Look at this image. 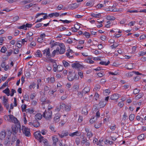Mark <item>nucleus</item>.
Instances as JSON below:
<instances>
[{"mask_svg":"<svg viewBox=\"0 0 146 146\" xmlns=\"http://www.w3.org/2000/svg\"><path fill=\"white\" fill-rule=\"evenodd\" d=\"M93 1H88L86 4L87 6H92L93 5Z\"/></svg>","mask_w":146,"mask_h":146,"instance_id":"obj_54","label":"nucleus"},{"mask_svg":"<svg viewBox=\"0 0 146 146\" xmlns=\"http://www.w3.org/2000/svg\"><path fill=\"white\" fill-rule=\"evenodd\" d=\"M70 6H71V9L72 10L75 9L78 7V6L75 4H71Z\"/></svg>","mask_w":146,"mask_h":146,"instance_id":"obj_44","label":"nucleus"},{"mask_svg":"<svg viewBox=\"0 0 146 146\" xmlns=\"http://www.w3.org/2000/svg\"><path fill=\"white\" fill-rule=\"evenodd\" d=\"M60 115L58 113H56L55 114L54 118V121L55 123H57L60 121Z\"/></svg>","mask_w":146,"mask_h":146,"instance_id":"obj_15","label":"nucleus"},{"mask_svg":"<svg viewBox=\"0 0 146 146\" xmlns=\"http://www.w3.org/2000/svg\"><path fill=\"white\" fill-rule=\"evenodd\" d=\"M80 139L78 137H77L75 140V142L76 143L77 145H78L80 143Z\"/></svg>","mask_w":146,"mask_h":146,"instance_id":"obj_38","label":"nucleus"},{"mask_svg":"<svg viewBox=\"0 0 146 146\" xmlns=\"http://www.w3.org/2000/svg\"><path fill=\"white\" fill-rule=\"evenodd\" d=\"M79 86L78 85L75 84L74 85L73 88L72 90L74 91H76L78 89Z\"/></svg>","mask_w":146,"mask_h":146,"instance_id":"obj_34","label":"nucleus"},{"mask_svg":"<svg viewBox=\"0 0 146 146\" xmlns=\"http://www.w3.org/2000/svg\"><path fill=\"white\" fill-rule=\"evenodd\" d=\"M102 123L101 122H98L96 123L94 125V126L96 128H99L101 125Z\"/></svg>","mask_w":146,"mask_h":146,"instance_id":"obj_33","label":"nucleus"},{"mask_svg":"<svg viewBox=\"0 0 146 146\" xmlns=\"http://www.w3.org/2000/svg\"><path fill=\"white\" fill-rule=\"evenodd\" d=\"M138 54L140 56H144L145 55L144 52L142 51H139L138 52Z\"/></svg>","mask_w":146,"mask_h":146,"instance_id":"obj_62","label":"nucleus"},{"mask_svg":"<svg viewBox=\"0 0 146 146\" xmlns=\"http://www.w3.org/2000/svg\"><path fill=\"white\" fill-rule=\"evenodd\" d=\"M56 90L55 89L51 91L49 90L48 92V94L50 96H52L54 94V92H56Z\"/></svg>","mask_w":146,"mask_h":146,"instance_id":"obj_48","label":"nucleus"},{"mask_svg":"<svg viewBox=\"0 0 146 146\" xmlns=\"http://www.w3.org/2000/svg\"><path fill=\"white\" fill-rule=\"evenodd\" d=\"M119 94H113L110 97V99L111 100H117L119 98Z\"/></svg>","mask_w":146,"mask_h":146,"instance_id":"obj_13","label":"nucleus"},{"mask_svg":"<svg viewBox=\"0 0 146 146\" xmlns=\"http://www.w3.org/2000/svg\"><path fill=\"white\" fill-rule=\"evenodd\" d=\"M140 90L138 89L135 88L134 89L133 91L134 94H136L138 93L139 92Z\"/></svg>","mask_w":146,"mask_h":146,"instance_id":"obj_56","label":"nucleus"},{"mask_svg":"<svg viewBox=\"0 0 146 146\" xmlns=\"http://www.w3.org/2000/svg\"><path fill=\"white\" fill-rule=\"evenodd\" d=\"M87 139L86 138L85 139L84 138L83 139V140L81 141V143L82 145H84L85 144L86 142L87 141Z\"/></svg>","mask_w":146,"mask_h":146,"instance_id":"obj_63","label":"nucleus"},{"mask_svg":"<svg viewBox=\"0 0 146 146\" xmlns=\"http://www.w3.org/2000/svg\"><path fill=\"white\" fill-rule=\"evenodd\" d=\"M13 51L11 50H10L7 53V56H9L12 53Z\"/></svg>","mask_w":146,"mask_h":146,"instance_id":"obj_55","label":"nucleus"},{"mask_svg":"<svg viewBox=\"0 0 146 146\" xmlns=\"http://www.w3.org/2000/svg\"><path fill=\"white\" fill-rule=\"evenodd\" d=\"M90 91V89L89 87H86L82 90V94H85L89 92Z\"/></svg>","mask_w":146,"mask_h":146,"instance_id":"obj_19","label":"nucleus"},{"mask_svg":"<svg viewBox=\"0 0 146 146\" xmlns=\"http://www.w3.org/2000/svg\"><path fill=\"white\" fill-rule=\"evenodd\" d=\"M77 76V75H76L74 73H71L69 72V74L68 77V79L70 81H72L74 80V78L77 79V76Z\"/></svg>","mask_w":146,"mask_h":146,"instance_id":"obj_6","label":"nucleus"},{"mask_svg":"<svg viewBox=\"0 0 146 146\" xmlns=\"http://www.w3.org/2000/svg\"><path fill=\"white\" fill-rule=\"evenodd\" d=\"M66 54L67 57L70 58H72L73 57L72 56L70 55V53L69 51H67L66 52Z\"/></svg>","mask_w":146,"mask_h":146,"instance_id":"obj_53","label":"nucleus"},{"mask_svg":"<svg viewBox=\"0 0 146 146\" xmlns=\"http://www.w3.org/2000/svg\"><path fill=\"white\" fill-rule=\"evenodd\" d=\"M17 137L15 135H14L12 136V139H11V141L13 142H14L17 139Z\"/></svg>","mask_w":146,"mask_h":146,"instance_id":"obj_60","label":"nucleus"},{"mask_svg":"<svg viewBox=\"0 0 146 146\" xmlns=\"http://www.w3.org/2000/svg\"><path fill=\"white\" fill-rule=\"evenodd\" d=\"M91 16L95 18H99L101 16V15L100 13L95 14L94 13H92L91 14Z\"/></svg>","mask_w":146,"mask_h":146,"instance_id":"obj_23","label":"nucleus"},{"mask_svg":"<svg viewBox=\"0 0 146 146\" xmlns=\"http://www.w3.org/2000/svg\"><path fill=\"white\" fill-rule=\"evenodd\" d=\"M106 19L108 20H114L115 19V17L113 16H107Z\"/></svg>","mask_w":146,"mask_h":146,"instance_id":"obj_31","label":"nucleus"},{"mask_svg":"<svg viewBox=\"0 0 146 146\" xmlns=\"http://www.w3.org/2000/svg\"><path fill=\"white\" fill-rule=\"evenodd\" d=\"M6 134L5 130L2 131L0 133V140L4 139L5 137Z\"/></svg>","mask_w":146,"mask_h":146,"instance_id":"obj_11","label":"nucleus"},{"mask_svg":"<svg viewBox=\"0 0 146 146\" xmlns=\"http://www.w3.org/2000/svg\"><path fill=\"white\" fill-rule=\"evenodd\" d=\"M69 133L68 131H63L62 132L61 134L59 133L58 135L59 137L61 138L64 137H66L68 136L69 135Z\"/></svg>","mask_w":146,"mask_h":146,"instance_id":"obj_12","label":"nucleus"},{"mask_svg":"<svg viewBox=\"0 0 146 146\" xmlns=\"http://www.w3.org/2000/svg\"><path fill=\"white\" fill-rule=\"evenodd\" d=\"M32 0H25L22 1V3L24 4H25L27 3H29L32 2Z\"/></svg>","mask_w":146,"mask_h":146,"instance_id":"obj_46","label":"nucleus"},{"mask_svg":"<svg viewBox=\"0 0 146 146\" xmlns=\"http://www.w3.org/2000/svg\"><path fill=\"white\" fill-rule=\"evenodd\" d=\"M133 64L131 63L127 64L125 65V67L128 70H131L133 68Z\"/></svg>","mask_w":146,"mask_h":146,"instance_id":"obj_16","label":"nucleus"},{"mask_svg":"<svg viewBox=\"0 0 146 146\" xmlns=\"http://www.w3.org/2000/svg\"><path fill=\"white\" fill-rule=\"evenodd\" d=\"M34 135L36 139L38 140L40 142H43L44 143V146H50L48 143L47 139H45L40 134V132H35L34 133Z\"/></svg>","mask_w":146,"mask_h":146,"instance_id":"obj_1","label":"nucleus"},{"mask_svg":"<svg viewBox=\"0 0 146 146\" xmlns=\"http://www.w3.org/2000/svg\"><path fill=\"white\" fill-rule=\"evenodd\" d=\"M53 71L54 72H56L58 70V66H57L56 62H54L53 64Z\"/></svg>","mask_w":146,"mask_h":146,"instance_id":"obj_28","label":"nucleus"},{"mask_svg":"<svg viewBox=\"0 0 146 146\" xmlns=\"http://www.w3.org/2000/svg\"><path fill=\"white\" fill-rule=\"evenodd\" d=\"M36 86V84L34 82H33L29 86V88L30 89L32 88H34Z\"/></svg>","mask_w":146,"mask_h":146,"instance_id":"obj_57","label":"nucleus"},{"mask_svg":"<svg viewBox=\"0 0 146 146\" xmlns=\"http://www.w3.org/2000/svg\"><path fill=\"white\" fill-rule=\"evenodd\" d=\"M71 66L73 68H80L82 67V65L77 62H76L72 64Z\"/></svg>","mask_w":146,"mask_h":146,"instance_id":"obj_9","label":"nucleus"},{"mask_svg":"<svg viewBox=\"0 0 146 146\" xmlns=\"http://www.w3.org/2000/svg\"><path fill=\"white\" fill-rule=\"evenodd\" d=\"M85 131L86 133V135L89 139L91 137L93 136V134L91 131H90L89 129L85 127Z\"/></svg>","mask_w":146,"mask_h":146,"instance_id":"obj_8","label":"nucleus"},{"mask_svg":"<svg viewBox=\"0 0 146 146\" xmlns=\"http://www.w3.org/2000/svg\"><path fill=\"white\" fill-rule=\"evenodd\" d=\"M50 55V49L49 48H48L47 49H46V54L45 56H46L47 57H49Z\"/></svg>","mask_w":146,"mask_h":146,"instance_id":"obj_32","label":"nucleus"},{"mask_svg":"<svg viewBox=\"0 0 146 146\" xmlns=\"http://www.w3.org/2000/svg\"><path fill=\"white\" fill-rule=\"evenodd\" d=\"M9 121L10 122L16 123L18 122V120L17 118L12 115L10 114L9 115Z\"/></svg>","mask_w":146,"mask_h":146,"instance_id":"obj_7","label":"nucleus"},{"mask_svg":"<svg viewBox=\"0 0 146 146\" xmlns=\"http://www.w3.org/2000/svg\"><path fill=\"white\" fill-rule=\"evenodd\" d=\"M22 41H18V42H21L22 43L23 45L24 44L25 42H27L28 41V39L27 38H25L23 39L22 40Z\"/></svg>","mask_w":146,"mask_h":146,"instance_id":"obj_58","label":"nucleus"},{"mask_svg":"<svg viewBox=\"0 0 146 146\" xmlns=\"http://www.w3.org/2000/svg\"><path fill=\"white\" fill-rule=\"evenodd\" d=\"M35 5V4H33V3H31L29 5H27L25 6V8L28 9L31 7L33 5Z\"/></svg>","mask_w":146,"mask_h":146,"instance_id":"obj_45","label":"nucleus"},{"mask_svg":"<svg viewBox=\"0 0 146 146\" xmlns=\"http://www.w3.org/2000/svg\"><path fill=\"white\" fill-rule=\"evenodd\" d=\"M52 111L49 109L45 110L42 114L43 117L46 119L49 120L51 118Z\"/></svg>","mask_w":146,"mask_h":146,"instance_id":"obj_2","label":"nucleus"},{"mask_svg":"<svg viewBox=\"0 0 146 146\" xmlns=\"http://www.w3.org/2000/svg\"><path fill=\"white\" fill-rule=\"evenodd\" d=\"M82 113L85 115H87L88 113V111L87 109V107L85 106L84 107L82 110Z\"/></svg>","mask_w":146,"mask_h":146,"instance_id":"obj_25","label":"nucleus"},{"mask_svg":"<svg viewBox=\"0 0 146 146\" xmlns=\"http://www.w3.org/2000/svg\"><path fill=\"white\" fill-rule=\"evenodd\" d=\"M33 126L35 127H37L40 125L39 122L36 120L33 121Z\"/></svg>","mask_w":146,"mask_h":146,"instance_id":"obj_21","label":"nucleus"},{"mask_svg":"<svg viewBox=\"0 0 146 146\" xmlns=\"http://www.w3.org/2000/svg\"><path fill=\"white\" fill-rule=\"evenodd\" d=\"M62 63L64 66L65 67H68L70 66V64L65 60H63Z\"/></svg>","mask_w":146,"mask_h":146,"instance_id":"obj_29","label":"nucleus"},{"mask_svg":"<svg viewBox=\"0 0 146 146\" xmlns=\"http://www.w3.org/2000/svg\"><path fill=\"white\" fill-rule=\"evenodd\" d=\"M18 28L20 29H24L25 30H26L27 29V28H26L25 25V24L19 26L18 27Z\"/></svg>","mask_w":146,"mask_h":146,"instance_id":"obj_49","label":"nucleus"},{"mask_svg":"<svg viewBox=\"0 0 146 146\" xmlns=\"http://www.w3.org/2000/svg\"><path fill=\"white\" fill-rule=\"evenodd\" d=\"M80 135V132H79L78 131L73 133H70L69 134V135L71 137H73L74 136H79Z\"/></svg>","mask_w":146,"mask_h":146,"instance_id":"obj_14","label":"nucleus"},{"mask_svg":"<svg viewBox=\"0 0 146 146\" xmlns=\"http://www.w3.org/2000/svg\"><path fill=\"white\" fill-rule=\"evenodd\" d=\"M133 73H134V74H135L136 75H141L142 74L139 73L138 71H133L132 72H131L130 74H131V75H132V74Z\"/></svg>","mask_w":146,"mask_h":146,"instance_id":"obj_59","label":"nucleus"},{"mask_svg":"<svg viewBox=\"0 0 146 146\" xmlns=\"http://www.w3.org/2000/svg\"><path fill=\"white\" fill-rule=\"evenodd\" d=\"M42 115L40 113H38L36 114L35 115V119L37 120H40L42 118Z\"/></svg>","mask_w":146,"mask_h":146,"instance_id":"obj_20","label":"nucleus"},{"mask_svg":"<svg viewBox=\"0 0 146 146\" xmlns=\"http://www.w3.org/2000/svg\"><path fill=\"white\" fill-rule=\"evenodd\" d=\"M134 117V115L133 114H131L129 116V118L130 121H132L133 120Z\"/></svg>","mask_w":146,"mask_h":146,"instance_id":"obj_43","label":"nucleus"},{"mask_svg":"<svg viewBox=\"0 0 146 146\" xmlns=\"http://www.w3.org/2000/svg\"><path fill=\"white\" fill-rule=\"evenodd\" d=\"M35 54L37 57H41L42 56V54L41 53L40 50H37L35 53Z\"/></svg>","mask_w":146,"mask_h":146,"instance_id":"obj_24","label":"nucleus"},{"mask_svg":"<svg viewBox=\"0 0 146 146\" xmlns=\"http://www.w3.org/2000/svg\"><path fill=\"white\" fill-rule=\"evenodd\" d=\"M63 44H61V45H60V49L59 51V53L60 54H62L64 53L65 52V46L64 45H63Z\"/></svg>","mask_w":146,"mask_h":146,"instance_id":"obj_10","label":"nucleus"},{"mask_svg":"<svg viewBox=\"0 0 146 146\" xmlns=\"http://www.w3.org/2000/svg\"><path fill=\"white\" fill-rule=\"evenodd\" d=\"M11 141V139L9 137H7L6 139L4 141V144L5 145H7L8 143L10 142Z\"/></svg>","mask_w":146,"mask_h":146,"instance_id":"obj_35","label":"nucleus"},{"mask_svg":"<svg viewBox=\"0 0 146 146\" xmlns=\"http://www.w3.org/2000/svg\"><path fill=\"white\" fill-rule=\"evenodd\" d=\"M99 95L98 93H96L94 96V98L96 100H97L99 98Z\"/></svg>","mask_w":146,"mask_h":146,"instance_id":"obj_64","label":"nucleus"},{"mask_svg":"<svg viewBox=\"0 0 146 146\" xmlns=\"http://www.w3.org/2000/svg\"><path fill=\"white\" fill-rule=\"evenodd\" d=\"M143 96V93H139L136 96V99L137 100H139Z\"/></svg>","mask_w":146,"mask_h":146,"instance_id":"obj_30","label":"nucleus"},{"mask_svg":"<svg viewBox=\"0 0 146 146\" xmlns=\"http://www.w3.org/2000/svg\"><path fill=\"white\" fill-rule=\"evenodd\" d=\"M110 63V62L108 61L106 62L101 61L100 62L99 64L101 65H108Z\"/></svg>","mask_w":146,"mask_h":146,"instance_id":"obj_42","label":"nucleus"},{"mask_svg":"<svg viewBox=\"0 0 146 146\" xmlns=\"http://www.w3.org/2000/svg\"><path fill=\"white\" fill-rule=\"evenodd\" d=\"M84 35L85 36L86 38H90V35L89 33L85 32L84 33Z\"/></svg>","mask_w":146,"mask_h":146,"instance_id":"obj_41","label":"nucleus"},{"mask_svg":"<svg viewBox=\"0 0 146 146\" xmlns=\"http://www.w3.org/2000/svg\"><path fill=\"white\" fill-rule=\"evenodd\" d=\"M63 69V68L62 66H58V68L57 71L59 72H60L62 71Z\"/></svg>","mask_w":146,"mask_h":146,"instance_id":"obj_51","label":"nucleus"},{"mask_svg":"<svg viewBox=\"0 0 146 146\" xmlns=\"http://www.w3.org/2000/svg\"><path fill=\"white\" fill-rule=\"evenodd\" d=\"M60 16V14L58 12H56L55 13H52L49 14L48 16L50 18L54 16L56 17H58Z\"/></svg>","mask_w":146,"mask_h":146,"instance_id":"obj_17","label":"nucleus"},{"mask_svg":"<svg viewBox=\"0 0 146 146\" xmlns=\"http://www.w3.org/2000/svg\"><path fill=\"white\" fill-rule=\"evenodd\" d=\"M22 131L23 134L26 136L29 137L31 136L30 130L29 128L23 126L22 127Z\"/></svg>","mask_w":146,"mask_h":146,"instance_id":"obj_3","label":"nucleus"},{"mask_svg":"<svg viewBox=\"0 0 146 146\" xmlns=\"http://www.w3.org/2000/svg\"><path fill=\"white\" fill-rule=\"evenodd\" d=\"M25 111H26V113L28 112L30 113H33L34 111V110L33 109L29 108L26 109Z\"/></svg>","mask_w":146,"mask_h":146,"instance_id":"obj_27","label":"nucleus"},{"mask_svg":"<svg viewBox=\"0 0 146 146\" xmlns=\"http://www.w3.org/2000/svg\"><path fill=\"white\" fill-rule=\"evenodd\" d=\"M19 18V17L17 16L14 17L13 18V21L14 22H15L18 20Z\"/></svg>","mask_w":146,"mask_h":146,"instance_id":"obj_61","label":"nucleus"},{"mask_svg":"<svg viewBox=\"0 0 146 146\" xmlns=\"http://www.w3.org/2000/svg\"><path fill=\"white\" fill-rule=\"evenodd\" d=\"M96 120L97 117H94L90 119V123L91 124H93L95 122V120Z\"/></svg>","mask_w":146,"mask_h":146,"instance_id":"obj_36","label":"nucleus"},{"mask_svg":"<svg viewBox=\"0 0 146 146\" xmlns=\"http://www.w3.org/2000/svg\"><path fill=\"white\" fill-rule=\"evenodd\" d=\"M105 74H104V72H101L98 73H97L98 76L100 77H101L102 76H104Z\"/></svg>","mask_w":146,"mask_h":146,"instance_id":"obj_52","label":"nucleus"},{"mask_svg":"<svg viewBox=\"0 0 146 146\" xmlns=\"http://www.w3.org/2000/svg\"><path fill=\"white\" fill-rule=\"evenodd\" d=\"M52 140L53 141V143L55 145H56V143L58 142V139L56 137H53Z\"/></svg>","mask_w":146,"mask_h":146,"instance_id":"obj_39","label":"nucleus"},{"mask_svg":"<svg viewBox=\"0 0 146 146\" xmlns=\"http://www.w3.org/2000/svg\"><path fill=\"white\" fill-rule=\"evenodd\" d=\"M9 92V89L8 88H6L3 91V93L7 95L8 96L10 95Z\"/></svg>","mask_w":146,"mask_h":146,"instance_id":"obj_26","label":"nucleus"},{"mask_svg":"<svg viewBox=\"0 0 146 146\" xmlns=\"http://www.w3.org/2000/svg\"><path fill=\"white\" fill-rule=\"evenodd\" d=\"M12 129L13 131V134L14 135L16 134L18 132L19 129L21 131V126L19 125L17 126L16 125H13L12 126Z\"/></svg>","mask_w":146,"mask_h":146,"instance_id":"obj_4","label":"nucleus"},{"mask_svg":"<svg viewBox=\"0 0 146 146\" xmlns=\"http://www.w3.org/2000/svg\"><path fill=\"white\" fill-rule=\"evenodd\" d=\"M7 50V49L6 47L4 46L1 48V52L2 53H5Z\"/></svg>","mask_w":146,"mask_h":146,"instance_id":"obj_50","label":"nucleus"},{"mask_svg":"<svg viewBox=\"0 0 146 146\" xmlns=\"http://www.w3.org/2000/svg\"><path fill=\"white\" fill-rule=\"evenodd\" d=\"M60 48L59 47H57L56 50H54L52 52V55L54 57L56 53L58 54Z\"/></svg>","mask_w":146,"mask_h":146,"instance_id":"obj_18","label":"nucleus"},{"mask_svg":"<svg viewBox=\"0 0 146 146\" xmlns=\"http://www.w3.org/2000/svg\"><path fill=\"white\" fill-rule=\"evenodd\" d=\"M106 103L104 100H102L100 102L99 105L101 108L103 107L106 105Z\"/></svg>","mask_w":146,"mask_h":146,"instance_id":"obj_22","label":"nucleus"},{"mask_svg":"<svg viewBox=\"0 0 146 146\" xmlns=\"http://www.w3.org/2000/svg\"><path fill=\"white\" fill-rule=\"evenodd\" d=\"M144 134H141L138 137V139L139 140H142L144 139Z\"/></svg>","mask_w":146,"mask_h":146,"instance_id":"obj_47","label":"nucleus"},{"mask_svg":"<svg viewBox=\"0 0 146 146\" xmlns=\"http://www.w3.org/2000/svg\"><path fill=\"white\" fill-rule=\"evenodd\" d=\"M100 88V86L98 85H96L94 89V91H98Z\"/></svg>","mask_w":146,"mask_h":146,"instance_id":"obj_40","label":"nucleus"},{"mask_svg":"<svg viewBox=\"0 0 146 146\" xmlns=\"http://www.w3.org/2000/svg\"><path fill=\"white\" fill-rule=\"evenodd\" d=\"M40 132V134L41 135L40 133H41V134L43 135H44L46 134L47 133V131L45 129H42L41 131H38L37 132Z\"/></svg>","mask_w":146,"mask_h":146,"instance_id":"obj_37","label":"nucleus"},{"mask_svg":"<svg viewBox=\"0 0 146 146\" xmlns=\"http://www.w3.org/2000/svg\"><path fill=\"white\" fill-rule=\"evenodd\" d=\"M60 107L61 109L65 110L66 111H69L71 109V106L69 105H66L64 104H61L60 105Z\"/></svg>","mask_w":146,"mask_h":146,"instance_id":"obj_5","label":"nucleus"}]
</instances>
